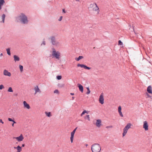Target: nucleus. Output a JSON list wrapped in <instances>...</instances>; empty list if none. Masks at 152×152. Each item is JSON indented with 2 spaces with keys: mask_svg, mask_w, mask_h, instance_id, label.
Returning a JSON list of instances; mask_svg holds the SVG:
<instances>
[{
  "mask_svg": "<svg viewBox=\"0 0 152 152\" xmlns=\"http://www.w3.org/2000/svg\"><path fill=\"white\" fill-rule=\"evenodd\" d=\"M131 124L130 123L128 124L123 129V132L122 134L123 137L125 136L128 130L131 128Z\"/></svg>",
  "mask_w": 152,
  "mask_h": 152,
  "instance_id": "obj_5",
  "label": "nucleus"
},
{
  "mask_svg": "<svg viewBox=\"0 0 152 152\" xmlns=\"http://www.w3.org/2000/svg\"><path fill=\"white\" fill-rule=\"evenodd\" d=\"M18 20H20L21 22L24 24L27 23L28 20L26 16L23 13H21L17 18Z\"/></svg>",
  "mask_w": 152,
  "mask_h": 152,
  "instance_id": "obj_1",
  "label": "nucleus"
},
{
  "mask_svg": "<svg viewBox=\"0 0 152 152\" xmlns=\"http://www.w3.org/2000/svg\"><path fill=\"white\" fill-rule=\"evenodd\" d=\"M97 127H99L101 125V121L100 119H97L96 120V122L95 123L94 122Z\"/></svg>",
  "mask_w": 152,
  "mask_h": 152,
  "instance_id": "obj_11",
  "label": "nucleus"
},
{
  "mask_svg": "<svg viewBox=\"0 0 152 152\" xmlns=\"http://www.w3.org/2000/svg\"><path fill=\"white\" fill-rule=\"evenodd\" d=\"M3 74L5 76H7L10 77L11 75V74L9 72H8L7 70H4Z\"/></svg>",
  "mask_w": 152,
  "mask_h": 152,
  "instance_id": "obj_14",
  "label": "nucleus"
},
{
  "mask_svg": "<svg viewBox=\"0 0 152 152\" xmlns=\"http://www.w3.org/2000/svg\"><path fill=\"white\" fill-rule=\"evenodd\" d=\"M25 146V145L24 144H22V147H24Z\"/></svg>",
  "mask_w": 152,
  "mask_h": 152,
  "instance_id": "obj_43",
  "label": "nucleus"
},
{
  "mask_svg": "<svg viewBox=\"0 0 152 152\" xmlns=\"http://www.w3.org/2000/svg\"><path fill=\"white\" fill-rule=\"evenodd\" d=\"M61 53L58 51H56V50L53 48L52 49V56L53 58H55L56 59L59 60L60 58Z\"/></svg>",
  "mask_w": 152,
  "mask_h": 152,
  "instance_id": "obj_4",
  "label": "nucleus"
},
{
  "mask_svg": "<svg viewBox=\"0 0 152 152\" xmlns=\"http://www.w3.org/2000/svg\"><path fill=\"white\" fill-rule=\"evenodd\" d=\"M101 148L100 145L97 143H95L91 146V150L92 152H100Z\"/></svg>",
  "mask_w": 152,
  "mask_h": 152,
  "instance_id": "obj_2",
  "label": "nucleus"
},
{
  "mask_svg": "<svg viewBox=\"0 0 152 152\" xmlns=\"http://www.w3.org/2000/svg\"><path fill=\"white\" fill-rule=\"evenodd\" d=\"M45 41H43L42 43V44H41V45H45Z\"/></svg>",
  "mask_w": 152,
  "mask_h": 152,
  "instance_id": "obj_39",
  "label": "nucleus"
},
{
  "mask_svg": "<svg viewBox=\"0 0 152 152\" xmlns=\"http://www.w3.org/2000/svg\"><path fill=\"white\" fill-rule=\"evenodd\" d=\"M14 148L17 149V151L16 152H20L22 150V147L19 145H18L17 147H15Z\"/></svg>",
  "mask_w": 152,
  "mask_h": 152,
  "instance_id": "obj_15",
  "label": "nucleus"
},
{
  "mask_svg": "<svg viewBox=\"0 0 152 152\" xmlns=\"http://www.w3.org/2000/svg\"><path fill=\"white\" fill-rule=\"evenodd\" d=\"M62 11L64 13H66V11H65V10L64 9H63L62 10Z\"/></svg>",
  "mask_w": 152,
  "mask_h": 152,
  "instance_id": "obj_41",
  "label": "nucleus"
},
{
  "mask_svg": "<svg viewBox=\"0 0 152 152\" xmlns=\"http://www.w3.org/2000/svg\"><path fill=\"white\" fill-rule=\"evenodd\" d=\"M84 69H91V68H90V67H84Z\"/></svg>",
  "mask_w": 152,
  "mask_h": 152,
  "instance_id": "obj_34",
  "label": "nucleus"
},
{
  "mask_svg": "<svg viewBox=\"0 0 152 152\" xmlns=\"http://www.w3.org/2000/svg\"><path fill=\"white\" fill-rule=\"evenodd\" d=\"M88 111H87L86 110H84L83 112L81 114L80 116H82L83 115L85 114V113H86L88 114Z\"/></svg>",
  "mask_w": 152,
  "mask_h": 152,
  "instance_id": "obj_24",
  "label": "nucleus"
},
{
  "mask_svg": "<svg viewBox=\"0 0 152 152\" xmlns=\"http://www.w3.org/2000/svg\"><path fill=\"white\" fill-rule=\"evenodd\" d=\"M123 45L122 42H121V40H119L118 41V45Z\"/></svg>",
  "mask_w": 152,
  "mask_h": 152,
  "instance_id": "obj_32",
  "label": "nucleus"
},
{
  "mask_svg": "<svg viewBox=\"0 0 152 152\" xmlns=\"http://www.w3.org/2000/svg\"><path fill=\"white\" fill-rule=\"evenodd\" d=\"M62 16H61L58 19V21H61L62 19Z\"/></svg>",
  "mask_w": 152,
  "mask_h": 152,
  "instance_id": "obj_36",
  "label": "nucleus"
},
{
  "mask_svg": "<svg viewBox=\"0 0 152 152\" xmlns=\"http://www.w3.org/2000/svg\"><path fill=\"white\" fill-rule=\"evenodd\" d=\"M84 118L86 119H87L88 121H90L89 115H87L86 116H85L84 117Z\"/></svg>",
  "mask_w": 152,
  "mask_h": 152,
  "instance_id": "obj_26",
  "label": "nucleus"
},
{
  "mask_svg": "<svg viewBox=\"0 0 152 152\" xmlns=\"http://www.w3.org/2000/svg\"><path fill=\"white\" fill-rule=\"evenodd\" d=\"M2 22L3 23H4V20L5 17V14H3L2 15Z\"/></svg>",
  "mask_w": 152,
  "mask_h": 152,
  "instance_id": "obj_27",
  "label": "nucleus"
},
{
  "mask_svg": "<svg viewBox=\"0 0 152 152\" xmlns=\"http://www.w3.org/2000/svg\"><path fill=\"white\" fill-rule=\"evenodd\" d=\"M87 94H89L90 93V91L89 90V88H88V87H87Z\"/></svg>",
  "mask_w": 152,
  "mask_h": 152,
  "instance_id": "obj_30",
  "label": "nucleus"
},
{
  "mask_svg": "<svg viewBox=\"0 0 152 152\" xmlns=\"http://www.w3.org/2000/svg\"><path fill=\"white\" fill-rule=\"evenodd\" d=\"M70 94L72 95H74V94L73 93H71Z\"/></svg>",
  "mask_w": 152,
  "mask_h": 152,
  "instance_id": "obj_44",
  "label": "nucleus"
},
{
  "mask_svg": "<svg viewBox=\"0 0 152 152\" xmlns=\"http://www.w3.org/2000/svg\"><path fill=\"white\" fill-rule=\"evenodd\" d=\"M7 91L10 92H13V91L11 87H9L8 88Z\"/></svg>",
  "mask_w": 152,
  "mask_h": 152,
  "instance_id": "obj_25",
  "label": "nucleus"
},
{
  "mask_svg": "<svg viewBox=\"0 0 152 152\" xmlns=\"http://www.w3.org/2000/svg\"><path fill=\"white\" fill-rule=\"evenodd\" d=\"M83 58V57L82 56H80L78 58H76L75 60L77 61H79L80 60Z\"/></svg>",
  "mask_w": 152,
  "mask_h": 152,
  "instance_id": "obj_22",
  "label": "nucleus"
},
{
  "mask_svg": "<svg viewBox=\"0 0 152 152\" xmlns=\"http://www.w3.org/2000/svg\"><path fill=\"white\" fill-rule=\"evenodd\" d=\"M113 127V126H107L106 127V128H112Z\"/></svg>",
  "mask_w": 152,
  "mask_h": 152,
  "instance_id": "obj_35",
  "label": "nucleus"
},
{
  "mask_svg": "<svg viewBox=\"0 0 152 152\" xmlns=\"http://www.w3.org/2000/svg\"><path fill=\"white\" fill-rule=\"evenodd\" d=\"M118 111L120 115L122 117H123V115L122 114V113L121 112V107L120 106H119L118 107Z\"/></svg>",
  "mask_w": 152,
  "mask_h": 152,
  "instance_id": "obj_13",
  "label": "nucleus"
},
{
  "mask_svg": "<svg viewBox=\"0 0 152 152\" xmlns=\"http://www.w3.org/2000/svg\"><path fill=\"white\" fill-rule=\"evenodd\" d=\"M14 60L16 61H19L20 60V58L18 56L14 55L13 56Z\"/></svg>",
  "mask_w": 152,
  "mask_h": 152,
  "instance_id": "obj_18",
  "label": "nucleus"
},
{
  "mask_svg": "<svg viewBox=\"0 0 152 152\" xmlns=\"http://www.w3.org/2000/svg\"><path fill=\"white\" fill-rule=\"evenodd\" d=\"M54 93L57 94H59V92L58 90L56 89L54 91Z\"/></svg>",
  "mask_w": 152,
  "mask_h": 152,
  "instance_id": "obj_29",
  "label": "nucleus"
},
{
  "mask_svg": "<svg viewBox=\"0 0 152 152\" xmlns=\"http://www.w3.org/2000/svg\"><path fill=\"white\" fill-rule=\"evenodd\" d=\"M77 66H87L86 65L83 64H78L77 65Z\"/></svg>",
  "mask_w": 152,
  "mask_h": 152,
  "instance_id": "obj_31",
  "label": "nucleus"
},
{
  "mask_svg": "<svg viewBox=\"0 0 152 152\" xmlns=\"http://www.w3.org/2000/svg\"><path fill=\"white\" fill-rule=\"evenodd\" d=\"M85 145L86 147H87L88 146V145L87 144H86Z\"/></svg>",
  "mask_w": 152,
  "mask_h": 152,
  "instance_id": "obj_46",
  "label": "nucleus"
},
{
  "mask_svg": "<svg viewBox=\"0 0 152 152\" xmlns=\"http://www.w3.org/2000/svg\"><path fill=\"white\" fill-rule=\"evenodd\" d=\"M3 55V53H1L0 54V58L1 57V56Z\"/></svg>",
  "mask_w": 152,
  "mask_h": 152,
  "instance_id": "obj_42",
  "label": "nucleus"
},
{
  "mask_svg": "<svg viewBox=\"0 0 152 152\" xmlns=\"http://www.w3.org/2000/svg\"><path fill=\"white\" fill-rule=\"evenodd\" d=\"M12 122H13V123H16V122L13 120V121H12Z\"/></svg>",
  "mask_w": 152,
  "mask_h": 152,
  "instance_id": "obj_45",
  "label": "nucleus"
},
{
  "mask_svg": "<svg viewBox=\"0 0 152 152\" xmlns=\"http://www.w3.org/2000/svg\"><path fill=\"white\" fill-rule=\"evenodd\" d=\"M23 107L24 109L28 110L30 109L31 107L30 106L26 101H23Z\"/></svg>",
  "mask_w": 152,
  "mask_h": 152,
  "instance_id": "obj_8",
  "label": "nucleus"
},
{
  "mask_svg": "<svg viewBox=\"0 0 152 152\" xmlns=\"http://www.w3.org/2000/svg\"><path fill=\"white\" fill-rule=\"evenodd\" d=\"M57 78L58 80H60L61 79V76H57Z\"/></svg>",
  "mask_w": 152,
  "mask_h": 152,
  "instance_id": "obj_33",
  "label": "nucleus"
},
{
  "mask_svg": "<svg viewBox=\"0 0 152 152\" xmlns=\"http://www.w3.org/2000/svg\"><path fill=\"white\" fill-rule=\"evenodd\" d=\"M77 128H76L73 131L71 132V137H70V140L71 143H72L73 142V140L74 138V135L75 134V133L76 132V129H77Z\"/></svg>",
  "mask_w": 152,
  "mask_h": 152,
  "instance_id": "obj_9",
  "label": "nucleus"
},
{
  "mask_svg": "<svg viewBox=\"0 0 152 152\" xmlns=\"http://www.w3.org/2000/svg\"><path fill=\"white\" fill-rule=\"evenodd\" d=\"M4 86L3 85L1 84L0 85V90H2V89H4Z\"/></svg>",
  "mask_w": 152,
  "mask_h": 152,
  "instance_id": "obj_28",
  "label": "nucleus"
},
{
  "mask_svg": "<svg viewBox=\"0 0 152 152\" xmlns=\"http://www.w3.org/2000/svg\"><path fill=\"white\" fill-rule=\"evenodd\" d=\"M45 113L46 115L48 117H50L52 116L51 113L50 112H48L46 111L45 112Z\"/></svg>",
  "mask_w": 152,
  "mask_h": 152,
  "instance_id": "obj_19",
  "label": "nucleus"
},
{
  "mask_svg": "<svg viewBox=\"0 0 152 152\" xmlns=\"http://www.w3.org/2000/svg\"><path fill=\"white\" fill-rule=\"evenodd\" d=\"M10 48H8L6 49V51L7 54L9 56L11 55V53L10 52Z\"/></svg>",
  "mask_w": 152,
  "mask_h": 152,
  "instance_id": "obj_23",
  "label": "nucleus"
},
{
  "mask_svg": "<svg viewBox=\"0 0 152 152\" xmlns=\"http://www.w3.org/2000/svg\"><path fill=\"white\" fill-rule=\"evenodd\" d=\"M72 99H74V97H72Z\"/></svg>",
  "mask_w": 152,
  "mask_h": 152,
  "instance_id": "obj_48",
  "label": "nucleus"
},
{
  "mask_svg": "<svg viewBox=\"0 0 152 152\" xmlns=\"http://www.w3.org/2000/svg\"><path fill=\"white\" fill-rule=\"evenodd\" d=\"M148 125L147 122L146 121H144L143 122V128H144L145 130L147 131L148 130Z\"/></svg>",
  "mask_w": 152,
  "mask_h": 152,
  "instance_id": "obj_12",
  "label": "nucleus"
},
{
  "mask_svg": "<svg viewBox=\"0 0 152 152\" xmlns=\"http://www.w3.org/2000/svg\"><path fill=\"white\" fill-rule=\"evenodd\" d=\"M23 67H20V69L21 72H22L23 71Z\"/></svg>",
  "mask_w": 152,
  "mask_h": 152,
  "instance_id": "obj_37",
  "label": "nucleus"
},
{
  "mask_svg": "<svg viewBox=\"0 0 152 152\" xmlns=\"http://www.w3.org/2000/svg\"><path fill=\"white\" fill-rule=\"evenodd\" d=\"M147 91L149 93L152 94V88L151 86L148 87L147 88Z\"/></svg>",
  "mask_w": 152,
  "mask_h": 152,
  "instance_id": "obj_17",
  "label": "nucleus"
},
{
  "mask_svg": "<svg viewBox=\"0 0 152 152\" xmlns=\"http://www.w3.org/2000/svg\"><path fill=\"white\" fill-rule=\"evenodd\" d=\"M24 137L22 134H21L18 137H13V139L16 140L18 142H20L22 141L24 139Z\"/></svg>",
  "mask_w": 152,
  "mask_h": 152,
  "instance_id": "obj_7",
  "label": "nucleus"
},
{
  "mask_svg": "<svg viewBox=\"0 0 152 152\" xmlns=\"http://www.w3.org/2000/svg\"><path fill=\"white\" fill-rule=\"evenodd\" d=\"M90 7L92 8V10L93 11L95 12L96 14H98L99 12V9L98 7L97 6L96 4L95 3H94L90 4Z\"/></svg>",
  "mask_w": 152,
  "mask_h": 152,
  "instance_id": "obj_3",
  "label": "nucleus"
},
{
  "mask_svg": "<svg viewBox=\"0 0 152 152\" xmlns=\"http://www.w3.org/2000/svg\"><path fill=\"white\" fill-rule=\"evenodd\" d=\"M76 1H80V0H76Z\"/></svg>",
  "mask_w": 152,
  "mask_h": 152,
  "instance_id": "obj_49",
  "label": "nucleus"
},
{
  "mask_svg": "<svg viewBox=\"0 0 152 152\" xmlns=\"http://www.w3.org/2000/svg\"><path fill=\"white\" fill-rule=\"evenodd\" d=\"M50 39L51 41V42L53 45H55L56 46H58L60 45V42L55 40L54 37H52L50 38Z\"/></svg>",
  "mask_w": 152,
  "mask_h": 152,
  "instance_id": "obj_6",
  "label": "nucleus"
},
{
  "mask_svg": "<svg viewBox=\"0 0 152 152\" xmlns=\"http://www.w3.org/2000/svg\"><path fill=\"white\" fill-rule=\"evenodd\" d=\"M8 120L10 121H13V120H12L11 118H8Z\"/></svg>",
  "mask_w": 152,
  "mask_h": 152,
  "instance_id": "obj_38",
  "label": "nucleus"
},
{
  "mask_svg": "<svg viewBox=\"0 0 152 152\" xmlns=\"http://www.w3.org/2000/svg\"><path fill=\"white\" fill-rule=\"evenodd\" d=\"M78 85L80 90L82 92H83V86L81 85L80 84H78Z\"/></svg>",
  "mask_w": 152,
  "mask_h": 152,
  "instance_id": "obj_21",
  "label": "nucleus"
},
{
  "mask_svg": "<svg viewBox=\"0 0 152 152\" xmlns=\"http://www.w3.org/2000/svg\"><path fill=\"white\" fill-rule=\"evenodd\" d=\"M14 123H13V124H12V126L13 127V126H14Z\"/></svg>",
  "mask_w": 152,
  "mask_h": 152,
  "instance_id": "obj_47",
  "label": "nucleus"
},
{
  "mask_svg": "<svg viewBox=\"0 0 152 152\" xmlns=\"http://www.w3.org/2000/svg\"><path fill=\"white\" fill-rule=\"evenodd\" d=\"M35 91V94H36L37 93H40L41 92L40 90L39 89L38 86H36L34 88Z\"/></svg>",
  "mask_w": 152,
  "mask_h": 152,
  "instance_id": "obj_16",
  "label": "nucleus"
},
{
  "mask_svg": "<svg viewBox=\"0 0 152 152\" xmlns=\"http://www.w3.org/2000/svg\"><path fill=\"white\" fill-rule=\"evenodd\" d=\"M4 3V0H0V10L1 9V7Z\"/></svg>",
  "mask_w": 152,
  "mask_h": 152,
  "instance_id": "obj_20",
  "label": "nucleus"
},
{
  "mask_svg": "<svg viewBox=\"0 0 152 152\" xmlns=\"http://www.w3.org/2000/svg\"><path fill=\"white\" fill-rule=\"evenodd\" d=\"M0 122L2 123V124H4V122L2 121V120L1 119H0Z\"/></svg>",
  "mask_w": 152,
  "mask_h": 152,
  "instance_id": "obj_40",
  "label": "nucleus"
},
{
  "mask_svg": "<svg viewBox=\"0 0 152 152\" xmlns=\"http://www.w3.org/2000/svg\"><path fill=\"white\" fill-rule=\"evenodd\" d=\"M104 99V94L103 93L101 94L100 96L99 101V102L102 104H103Z\"/></svg>",
  "mask_w": 152,
  "mask_h": 152,
  "instance_id": "obj_10",
  "label": "nucleus"
},
{
  "mask_svg": "<svg viewBox=\"0 0 152 152\" xmlns=\"http://www.w3.org/2000/svg\"><path fill=\"white\" fill-rule=\"evenodd\" d=\"M20 66V67H21V66H21V65H20V66Z\"/></svg>",
  "mask_w": 152,
  "mask_h": 152,
  "instance_id": "obj_50",
  "label": "nucleus"
}]
</instances>
